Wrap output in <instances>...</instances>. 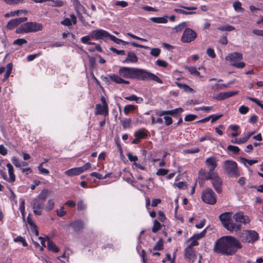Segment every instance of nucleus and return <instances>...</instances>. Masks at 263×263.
<instances>
[{"label": "nucleus", "mask_w": 263, "mask_h": 263, "mask_svg": "<svg viewBox=\"0 0 263 263\" xmlns=\"http://www.w3.org/2000/svg\"><path fill=\"white\" fill-rule=\"evenodd\" d=\"M241 248L242 246L238 240L232 236H226L216 241L213 250L217 253L232 255Z\"/></svg>", "instance_id": "1"}, {"label": "nucleus", "mask_w": 263, "mask_h": 263, "mask_svg": "<svg viewBox=\"0 0 263 263\" xmlns=\"http://www.w3.org/2000/svg\"><path fill=\"white\" fill-rule=\"evenodd\" d=\"M219 218L223 226L231 232H237L241 229V224L234 223L233 221L231 213H223L220 215Z\"/></svg>", "instance_id": "2"}, {"label": "nucleus", "mask_w": 263, "mask_h": 263, "mask_svg": "<svg viewBox=\"0 0 263 263\" xmlns=\"http://www.w3.org/2000/svg\"><path fill=\"white\" fill-rule=\"evenodd\" d=\"M133 79L142 81H153L162 84V81L155 74L145 70L133 68Z\"/></svg>", "instance_id": "3"}, {"label": "nucleus", "mask_w": 263, "mask_h": 263, "mask_svg": "<svg viewBox=\"0 0 263 263\" xmlns=\"http://www.w3.org/2000/svg\"><path fill=\"white\" fill-rule=\"evenodd\" d=\"M43 26L41 24L36 22H28L22 25L17 28L15 32L16 33H28L36 32L43 30Z\"/></svg>", "instance_id": "4"}, {"label": "nucleus", "mask_w": 263, "mask_h": 263, "mask_svg": "<svg viewBox=\"0 0 263 263\" xmlns=\"http://www.w3.org/2000/svg\"><path fill=\"white\" fill-rule=\"evenodd\" d=\"M223 168L225 173L231 177H237L240 175L236 162L232 160H226L223 162Z\"/></svg>", "instance_id": "5"}, {"label": "nucleus", "mask_w": 263, "mask_h": 263, "mask_svg": "<svg viewBox=\"0 0 263 263\" xmlns=\"http://www.w3.org/2000/svg\"><path fill=\"white\" fill-rule=\"evenodd\" d=\"M242 242L253 243L259 239L258 234L253 230H244L240 235Z\"/></svg>", "instance_id": "6"}, {"label": "nucleus", "mask_w": 263, "mask_h": 263, "mask_svg": "<svg viewBox=\"0 0 263 263\" xmlns=\"http://www.w3.org/2000/svg\"><path fill=\"white\" fill-rule=\"evenodd\" d=\"M201 199L203 202L209 204H214L216 202L215 194L211 188H208L202 192Z\"/></svg>", "instance_id": "7"}, {"label": "nucleus", "mask_w": 263, "mask_h": 263, "mask_svg": "<svg viewBox=\"0 0 263 263\" xmlns=\"http://www.w3.org/2000/svg\"><path fill=\"white\" fill-rule=\"evenodd\" d=\"M91 166L89 162H87L83 166L78 167H73L65 172V174L68 176L79 175L88 170Z\"/></svg>", "instance_id": "8"}, {"label": "nucleus", "mask_w": 263, "mask_h": 263, "mask_svg": "<svg viewBox=\"0 0 263 263\" xmlns=\"http://www.w3.org/2000/svg\"><path fill=\"white\" fill-rule=\"evenodd\" d=\"M197 37V33L193 29L187 28L183 31L181 41L183 43H189L194 41Z\"/></svg>", "instance_id": "9"}, {"label": "nucleus", "mask_w": 263, "mask_h": 263, "mask_svg": "<svg viewBox=\"0 0 263 263\" xmlns=\"http://www.w3.org/2000/svg\"><path fill=\"white\" fill-rule=\"evenodd\" d=\"M91 39L98 40H103L109 36V33L103 29H96L90 32Z\"/></svg>", "instance_id": "10"}, {"label": "nucleus", "mask_w": 263, "mask_h": 263, "mask_svg": "<svg viewBox=\"0 0 263 263\" xmlns=\"http://www.w3.org/2000/svg\"><path fill=\"white\" fill-rule=\"evenodd\" d=\"M102 104H97L96 105V114L107 116L108 114V105L106 102L104 97L101 98Z\"/></svg>", "instance_id": "11"}, {"label": "nucleus", "mask_w": 263, "mask_h": 263, "mask_svg": "<svg viewBox=\"0 0 263 263\" xmlns=\"http://www.w3.org/2000/svg\"><path fill=\"white\" fill-rule=\"evenodd\" d=\"M33 213L35 215H41L44 209V201L34 199L32 202Z\"/></svg>", "instance_id": "12"}, {"label": "nucleus", "mask_w": 263, "mask_h": 263, "mask_svg": "<svg viewBox=\"0 0 263 263\" xmlns=\"http://www.w3.org/2000/svg\"><path fill=\"white\" fill-rule=\"evenodd\" d=\"M27 17H22L11 20L7 24V27L8 29L11 30L20 25L21 23L26 22Z\"/></svg>", "instance_id": "13"}, {"label": "nucleus", "mask_w": 263, "mask_h": 263, "mask_svg": "<svg viewBox=\"0 0 263 263\" xmlns=\"http://www.w3.org/2000/svg\"><path fill=\"white\" fill-rule=\"evenodd\" d=\"M212 183L215 190L218 194H220L222 192V181L221 179L220 178V177L218 176V174L214 178L213 180L212 181Z\"/></svg>", "instance_id": "14"}, {"label": "nucleus", "mask_w": 263, "mask_h": 263, "mask_svg": "<svg viewBox=\"0 0 263 263\" xmlns=\"http://www.w3.org/2000/svg\"><path fill=\"white\" fill-rule=\"evenodd\" d=\"M233 219L235 220V223H238L241 224L243 223L244 224L248 223L250 222V220L247 216H244L242 213H237L235 214L233 216Z\"/></svg>", "instance_id": "15"}, {"label": "nucleus", "mask_w": 263, "mask_h": 263, "mask_svg": "<svg viewBox=\"0 0 263 263\" xmlns=\"http://www.w3.org/2000/svg\"><path fill=\"white\" fill-rule=\"evenodd\" d=\"M218 159L215 157L208 158L205 160V163L209 167V170L214 171L217 166Z\"/></svg>", "instance_id": "16"}, {"label": "nucleus", "mask_w": 263, "mask_h": 263, "mask_svg": "<svg viewBox=\"0 0 263 263\" xmlns=\"http://www.w3.org/2000/svg\"><path fill=\"white\" fill-rule=\"evenodd\" d=\"M70 18L66 17L62 22L61 24L64 26H70L72 24L75 25L77 24V17L74 14H71L70 15Z\"/></svg>", "instance_id": "17"}, {"label": "nucleus", "mask_w": 263, "mask_h": 263, "mask_svg": "<svg viewBox=\"0 0 263 263\" xmlns=\"http://www.w3.org/2000/svg\"><path fill=\"white\" fill-rule=\"evenodd\" d=\"M226 59L227 61H230L231 63L236 62L237 60L242 59V54L239 52H233L227 56Z\"/></svg>", "instance_id": "18"}, {"label": "nucleus", "mask_w": 263, "mask_h": 263, "mask_svg": "<svg viewBox=\"0 0 263 263\" xmlns=\"http://www.w3.org/2000/svg\"><path fill=\"white\" fill-rule=\"evenodd\" d=\"M108 77L111 80L112 82H114L118 84H129V82L127 81H125L122 78H121L117 74H109L108 75Z\"/></svg>", "instance_id": "19"}, {"label": "nucleus", "mask_w": 263, "mask_h": 263, "mask_svg": "<svg viewBox=\"0 0 263 263\" xmlns=\"http://www.w3.org/2000/svg\"><path fill=\"white\" fill-rule=\"evenodd\" d=\"M119 73L120 76L125 78L132 77V69L130 68L122 67L119 70Z\"/></svg>", "instance_id": "20"}, {"label": "nucleus", "mask_w": 263, "mask_h": 263, "mask_svg": "<svg viewBox=\"0 0 263 263\" xmlns=\"http://www.w3.org/2000/svg\"><path fill=\"white\" fill-rule=\"evenodd\" d=\"M185 257L193 262L195 259V254L193 249L186 248L185 250Z\"/></svg>", "instance_id": "21"}, {"label": "nucleus", "mask_w": 263, "mask_h": 263, "mask_svg": "<svg viewBox=\"0 0 263 263\" xmlns=\"http://www.w3.org/2000/svg\"><path fill=\"white\" fill-rule=\"evenodd\" d=\"M6 166L8 168V174L9 176L8 182H13L15 180V176L14 174L13 167L10 163H7Z\"/></svg>", "instance_id": "22"}, {"label": "nucleus", "mask_w": 263, "mask_h": 263, "mask_svg": "<svg viewBox=\"0 0 263 263\" xmlns=\"http://www.w3.org/2000/svg\"><path fill=\"white\" fill-rule=\"evenodd\" d=\"M123 175V179L124 180L126 181L129 184H132V181L130 178L132 177V174L130 172L129 170L126 168L124 169L123 171V173H122Z\"/></svg>", "instance_id": "23"}, {"label": "nucleus", "mask_w": 263, "mask_h": 263, "mask_svg": "<svg viewBox=\"0 0 263 263\" xmlns=\"http://www.w3.org/2000/svg\"><path fill=\"white\" fill-rule=\"evenodd\" d=\"M70 226L75 231H78L83 228V223L81 220H77L71 223Z\"/></svg>", "instance_id": "24"}, {"label": "nucleus", "mask_w": 263, "mask_h": 263, "mask_svg": "<svg viewBox=\"0 0 263 263\" xmlns=\"http://www.w3.org/2000/svg\"><path fill=\"white\" fill-rule=\"evenodd\" d=\"M175 84L177 85V86L178 87H179L180 88L183 89L185 91L190 92L192 93H193L195 92V91L193 89H192V88H191L188 85H187L185 84H182L181 83L178 82H176Z\"/></svg>", "instance_id": "25"}, {"label": "nucleus", "mask_w": 263, "mask_h": 263, "mask_svg": "<svg viewBox=\"0 0 263 263\" xmlns=\"http://www.w3.org/2000/svg\"><path fill=\"white\" fill-rule=\"evenodd\" d=\"M49 194V191L46 189L43 190L39 195L35 198V199H37V200L43 201L47 197Z\"/></svg>", "instance_id": "26"}, {"label": "nucleus", "mask_w": 263, "mask_h": 263, "mask_svg": "<svg viewBox=\"0 0 263 263\" xmlns=\"http://www.w3.org/2000/svg\"><path fill=\"white\" fill-rule=\"evenodd\" d=\"M47 248L49 251L53 252H58L59 249L55 246V245L50 239H48Z\"/></svg>", "instance_id": "27"}, {"label": "nucleus", "mask_w": 263, "mask_h": 263, "mask_svg": "<svg viewBox=\"0 0 263 263\" xmlns=\"http://www.w3.org/2000/svg\"><path fill=\"white\" fill-rule=\"evenodd\" d=\"M167 16L156 17H153L150 18L151 21L156 23H166L167 22Z\"/></svg>", "instance_id": "28"}, {"label": "nucleus", "mask_w": 263, "mask_h": 263, "mask_svg": "<svg viewBox=\"0 0 263 263\" xmlns=\"http://www.w3.org/2000/svg\"><path fill=\"white\" fill-rule=\"evenodd\" d=\"M55 203L53 199H50L48 200L45 206L46 211L49 212L51 211L54 207Z\"/></svg>", "instance_id": "29"}, {"label": "nucleus", "mask_w": 263, "mask_h": 263, "mask_svg": "<svg viewBox=\"0 0 263 263\" xmlns=\"http://www.w3.org/2000/svg\"><path fill=\"white\" fill-rule=\"evenodd\" d=\"M187 26V23L184 22L181 23L178 26H176L175 27L173 28V29L176 32H181Z\"/></svg>", "instance_id": "30"}, {"label": "nucleus", "mask_w": 263, "mask_h": 263, "mask_svg": "<svg viewBox=\"0 0 263 263\" xmlns=\"http://www.w3.org/2000/svg\"><path fill=\"white\" fill-rule=\"evenodd\" d=\"M183 111V109L181 107L176 108L173 110H168V115H171L174 117H176L177 115L181 113Z\"/></svg>", "instance_id": "31"}, {"label": "nucleus", "mask_w": 263, "mask_h": 263, "mask_svg": "<svg viewBox=\"0 0 263 263\" xmlns=\"http://www.w3.org/2000/svg\"><path fill=\"white\" fill-rule=\"evenodd\" d=\"M14 241L15 242H21L24 247H27L28 246L25 238L21 236H18L14 238Z\"/></svg>", "instance_id": "32"}, {"label": "nucleus", "mask_w": 263, "mask_h": 263, "mask_svg": "<svg viewBox=\"0 0 263 263\" xmlns=\"http://www.w3.org/2000/svg\"><path fill=\"white\" fill-rule=\"evenodd\" d=\"M217 174V173L214 172L213 171L209 170V172L208 173L207 175L205 176V178H204V180H213L214 178L215 177V176Z\"/></svg>", "instance_id": "33"}, {"label": "nucleus", "mask_w": 263, "mask_h": 263, "mask_svg": "<svg viewBox=\"0 0 263 263\" xmlns=\"http://www.w3.org/2000/svg\"><path fill=\"white\" fill-rule=\"evenodd\" d=\"M206 230L204 229L202 232L200 233L199 234H195L192 237V239L198 240L203 237L206 234Z\"/></svg>", "instance_id": "34"}, {"label": "nucleus", "mask_w": 263, "mask_h": 263, "mask_svg": "<svg viewBox=\"0 0 263 263\" xmlns=\"http://www.w3.org/2000/svg\"><path fill=\"white\" fill-rule=\"evenodd\" d=\"M163 249V240L160 239L154 247V250H161Z\"/></svg>", "instance_id": "35"}, {"label": "nucleus", "mask_w": 263, "mask_h": 263, "mask_svg": "<svg viewBox=\"0 0 263 263\" xmlns=\"http://www.w3.org/2000/svg\"><path fill=\"white\" fill-rule=\"evenodd\" d=\"M161 228V224L157 220H155L154 222V226L152 228V232L156 233Z\"/></svg>", "instance_id": "36"}, {"label": "nucleus", "mask_w": 263, "mask_h": 263, "mask_svg": "<svg viewBox=\"0 0 263 263\" xmlns=\"http://www.w3.org/2000/svg\"><path fill=\"white\" fill-rule=\"evenodd\" d=\"M27 11L25 10H18L14 11H11L10 15L14 16L15 15L18 16L22 14H26L27 13Z\"/></svg>", "instance_id": "37"}, {"label": "nucleus", "mask_w": 263, "mask_h": 263, "mask_svg": "<svg viewBox=\"0 0 263 263\" xmlns=\"http://www.w3.org/2000/svg\"><path fill=\"white\" fill-rule=\"evenodd\" d=\"M108 37H109V39L114 41L115 43L118 44H121L122 43H124V44H125L126 42L122 41V40L121 39H118L117 38L116 36L112 35H110L109 34V36H108Z\"/></svg>", "instance_id": "38"}, {"label": "nucleus", "mask_w": 263, "mask_h": 263, "mask_svg": "<svg viewBox=\"0 0 263 263\" xmlns=\"http://www.w3.org/2000/svg\"><path fill=\"white\" fill-rule=\"evenodd\" d=\"M51 3L49 4L48 5L52 7H60L63 5V2L61 1H54L50 0Z\"/></svg>", "instance_id": "39"}, {"label": "nucleus", "mask_w": 263, "mask_h": 263, "mask_svg": "<svg viewBox=\"0 0 263 263\" xmlns=\"http://www.w3.org/2000/svg\"><path fill=\"white\" fill-rule=\"evenodd\" d=\"M90 175L92 177H95L99 179H103L109 176V174H108L103 177L101 174H99L97 172H92L90 174Z\"/></svg>", "instance_id": "40"}, {"label": "nucleus", "mask_w": 263, "mask_h": 263, "mask_svg": "<svg viewBox=\"0 0 263 263\" xmlns=\"http://www.w3.org/2000/svg\"><path fill=\"white\" fill-rule=\"evenodd\" d=\"M187 69L191 74L195 75L196 76H200V72L197 71L196 68H195V67H190Z\"/></svg>", "instance_id": "41"}, {"label": "nucleus", "mask_w": 263, "mask_h": 263, "mask_svg": "<svg viewBox=\"0 0 263 263\" xmlns=\"http://www.w3.org/2000/svg\"><path fill=\"white\" fill-rule=\"evenodd\" d=\"M231 65L238 68H242L245 66V63L243 62H237L234 61L231 63Z\"/></svg>", "instance_id": "42"}, {"label": "nucleus", "mask_w": 263, "mask_h": 263, "mask_svg": "<svg viewBox=\"0 0 263 263\" xmlns=\"http://www.w3.org/2000/svg\"><path fill=\"white\" fill-rule=\"evenodd\" d=\"M12 162L17 167H21L22 166V161H20L18 159L15 157H12Z\"/></svg>", "instance_id": "43"}, {"label": "nucleus", "mask_w": 263, "mask_h": 263, "mask_svg": "<svg viewBox=\"0 0 263 263\" xmlns=\"http://www.w3.org/2000/svg\"><path fill=\"white\" fill-rule=\"evenodd\" d=\"M86 204L84 203L83 201L80 200L77 203V209L79 211L84 210L86 209Z\"/></svg>", "instance_id": "44"}, {"label": "nucleus", "mask_w": 263, "mask_h": 263, "mask_svg": "<svg viewBox=\"0 0 263 263\" xmlns=\"http://www.w3.org/2000/svg\"><path fill=\"white\" fill-rule=\"evenodd\" d=\"M91 39V36L90 35V32L89 33V35H85L83 36L81 39V41L82 43L84 44H88V42H89L90 40Z\"/></svg>", "instance_id": "45"}, {"label": "nucleus", "mask_w": 263, "mask_h": 263, "mask_svg": "<svg viewBox=\"0 0 263 263\" xmlns=\"http://www.w3.org/2000/svg\"><path fill=\"white\" fill-rule=\"evenodd\" d=\"M43 163H41L38 166V169L40 173L48 175L49 173V172L48 170L43 167Z\"/></svg>", "instance_id": "46"}, {"label": "nucleus", "mask_w": 263, "mask_h": 263, "mask_svg": "<svg viewBox=\"0 0 263 263\" xmlns=\"http://www.w3.org/2000/svg\"><path fill=\"white\" fill-rule=\"evenodd\" d=\"M160 49L159 48H154L151 49L150 54L155 57H157L160 53Z\"/></svg>", "instance_id": "47"}, {"label": "nucleus", "mask_w": 263, "mask_h": 263, "mask_svg": "<svg viewBox=\"0 0 263 263\" xmlns=\"http://www.w3.org/2000/svg\"><path fill=\"white\" fill-rule=\"evenodd\" d=\"M57 214L59 217H63L66 214V212L64 211V206L61 207L60 209L56 211Z\"/></svg>", "instance_id": "48"}, {"label": "nucleus", "mask_w": 263, "mask_h": 263, "mask_svg": "<svg viewBox=\"0 0 263 263\" xmlns=\"http://www.w3.org/2000/svg\"><path fill=\"white\" fill-rule=\"evenodd\" d=\"M135 136L138 138L142 139L146 137V134L143 131H139L135 133Z\"/></svg>", "instance_id": "49"}, {"label": "nucleus", "mask_w": 263, "mask_h": 263, "mask_svg": "<svg viewBox=\"0 0 263 263\" xmlns=\"http://www.w3.org/2000/svg\"><path fill=\"white\" fill-rule=\"evenodd\" d=\"M228 149L234 152L235 154H238L240 151L238 147L231 145L228 146Z\"/></svg>", "instance_id": "50"}, {"label": "nucleus", "mask_w": 263, "mask_h": 263, "mask_svg": "<svg viewBox=\"0 0 263 263\" xmlns=\"http://www.w3.org/2000/svg\"><path fill=\"white\" fill-rule=\"evenodd\" d=\"M233 7H234V9L236 10V11H238V10H242L243 9L241 8V4L240 2H238V1H236L234 3H233Z\"/></svg>", "instance_id": "51"}, {"label": "nucleus", "mask_w": 263, "mask_h": 263, "mask_svg": "<svg viewBox=\"0 0 263 263\" xmlns=\"http://www.w3.org/2000/svg\"><path fill=\"white\" fill-rule=\"evenodd\" d=\"M224 92H220L215 95L213 98L217 100H222L226 99Z\"/></svg>", "instance_id": "52"}, {"label": "nucleus", "mask_w": 263, "mask_h": 263, "mask_svg": "<svg viewBox=\"0 0 263 263\" xmlns=\"http://www.w3.org/2000/svg\"><path fill=\"white\" fill-rule=\"evenodd\" d=\"M27 43V41L24 39H18L17 40H15L13 42V44L17 45L19 46H21L24 44H26Z\"/></svg>", "instance_id": "53"}, {"label": "nucleus", "mask_w": 263, "mask_h": 263, "mask_svg": "<svg viewBox=\"0 0 263 263\" xmlns=\"http://www.w3.org/2000/svg\"><path fill=\"white\" fill-rule=\"evenodd\" d=\"M169 170L167 169L160 168L157 172V175L159 176H164L168 173Z\"/></svg>", "instance_id": "54"}, {"label": "nucleus", "mask_w": 263, "mask_h": 263, "mask_svg": "<svg viewBox=\"0 0 263 263\" xmlns=\"http://www.w3.org/2000/svg\"><path fill=\"white\" fill-rule=\"evenodd\" d=\"M21 213H22L23 217H24V214H25V201L22 199L20 202V207H19Z\"/></svg>", "instance_id": "55"}, {"label": "nucleus", "mask_w": 263, "mask_h": 263, "mask_svg": "<svg viewBox=\"0 0 263 263\" xmlns=\"http://www.w3.org/2000/svg\"><path fill=\"white\" fill-rule=\"evenodd\" d=\"M197 117V116L192 114H189L186 115L184 118V120L185 121H192L194 120Z\"/></svg>", "instance_id": "56"}, {"label": "nucleus", "mask_w": 263, "mask_h": 263, "mask_svg": "<svg viewBox=\"0 0 263 263\" xmlns=\"http://www.w3.org/2000/svg\"><path fill=\"white\" fill-rule=\"evenodd\" d=\"M38 238L41 241V243L42 244V246L40 247V251H43L44 248L46 247V238L42 237H39Z\"/></svg>", "instance_id": "57"}, {"label": "nucleus", "mask_w": 263, "mask_h": 263, "mask_svg": "<svg viewBox=\"0 0 263 263\" xmlns=\"http://www.w3.org/2000/svg\"><path fill=\"white\" fill-rule=\"evenodd\" d=\"M199 148H196L194 149H185L183 151V153L184 154H194L197 153L199 152Z\"/></svg>", "instance_id": "58"}, {"label": "nucleus", "mask_w": 263, "mask_h": 263, "mask_svg": "<svg viewBox=\"0 0 263 263\" xmlns=\"http://www.w3.org/2000/svg\"><path fill=\"white\" fill-rule=\"evenodd\" d=\"M241 161L243 163L247 162L250 165H251L253 164L256 163L257 162V160H248L244 158H241Z\"/></svg>", "instance_id": "59"}, {"label": "nucleus", "mask_w": 263, "mask_h": 263, "mask_svg": "<svg viewBox=\"0 0 263 263\" xmlns=\"http://www.w3.org/2000/svg\"><path fill=\"white\" fill-rule=\"evenodd\" d=\"M7 4L9 5L17 4L23 2V0H4Z\"/></svg>", "instance_id": "60"}, {"label": "nucleus", "mask_w": 263, "mask_h": 263, "mask_svg": "<svg viewBox=\"0 0 263 263\" xmlns=\"http://www.w3.org/2000/svg\"><path fill=\"white\" fill-rule=\"evenodd\" d=\"M206 53L210 57L212 58H215L216 57L214 50L212 48H208L206 50Z\"/></svg>", "instance_id": "61"}, {"label": "nucleus", "mask_w": 263, "mask_h": 263, "mask_svg": "<svg viewBox=\"0 0 263 263\" xmlns=\"http://www.w3.org/2000/svg\"><path fill=\"white\" fill-rule=\"evenodd\" d=\"M249 111V108L244 105L241 106L239 108V111L241 114H246Z\"/></svg>", "instance_id": "62"}, {"label": "nucleus", "mask_w": 263, "mask_h": 263, "mask_svg": "<svg viewBox=\"0 0 263 263\" xmlns=\"http://www.w3.org/2000/svg\"><path fill=\"white\" fill-rule=\"evenodd\" d=\"M110 50L111 51H112V52L117 53V54L118 55H124L125 54V52L124 50H117L116 49V48H114V47H111L110 48Z\"/></svg>", "instance_id": "63"}, {"label": "nucleus", "mask_w": 263, "mask_h": 263, "mask_svg": "<svg viewBox=\"0 0 263 263\" xmlns=\"http://www.w3.org/2000/svg\"><path fill=\"white\" fill-rule=\"evenodd\" d=\"M130 122V119H125L122 121V126L124 128H127L129 126Z\"/></svg>", "instance_id": "64"}]
</instances>
